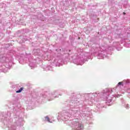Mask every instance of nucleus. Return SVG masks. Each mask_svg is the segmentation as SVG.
<instances>
[{"label":"nucleus","mask_w":130,"mask_h":130,"mask_svg":"<svg viewBox=\"0 0 130 130\" xmlns=\"http://www.w3.org/2000/svg\"><path fill=\"white\" fill-rule=\"evenodd\" d=\"M123 14H124V15H125V13L124 12V13H123Z\"/></svg>","instance_id":"20e7f679"},{"label":"nucleus","mask_w":130,"mask_h":130,"mask_svg":"<svg viewBox=\"0 0 130 130\" xmlns=\"http://www.w3.org/2000/svg\"><path fill=\"white\" fill-rule=\"evenodd\" d=\"M121 85L122 86H123V82H119V83H118L117 86H119V85Z\"/></svg>","instance_id":"f03ea898"},{"label":"nucleus","mask_w":130,"mask_h":130,"mask_svg":"<svg viewBox=\"0 0 130 130\" xmlns=\"http://www.w3.org/2000/svg\"><path fill=\"white\" fill-rule=\"evenodd\" d=\"M46 119L47 120V121H49V122H50V119L48 117H46Z\"/></svg>","instance_id":"7ed1b4c3"},{"label":"nucleus","mask_w":130,"mask_h":130,"mask_svg":"<svg viewBox=\"0 0 130 130\" xmlns=\"http://www.w3.org/2000/svg\"><path fill=\"white\" fill-rule=\"evenodd\" d=\"M23 91V87H21L18 90L16 91V93H21Z\"/></svg>","instance_id":"f257e3e1"},{"label":"nucleus","mask_w":130,"mask_h":130,"mask_svg":"<svg viewBox=\"0 0 130 130\" xmlns=\"http://www.w3.org/2000/svg\"><path fill=\"white\" fill-rule=\"evenodd\" d=\"M129 83H130V80H129Z\"/></svg>","instance_id":"39448f33"}]
</instances>
